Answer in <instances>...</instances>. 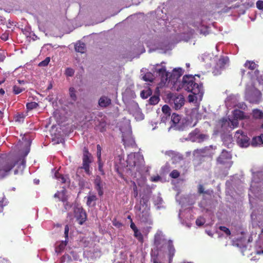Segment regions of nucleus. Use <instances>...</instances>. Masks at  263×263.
I'll use <instances>...</instances> for the list:
<instances>
[{
  "instance_id": "nucleus-53",
  "label": "nucleus",
  "mask_w": 263,
  "mask_h": 263,
  "mask_svg": "<svg viewBox=\"0 0 263 263\" xmlns=\"http://www.w3.org/2000/svg\"><path fill=\"white\" fill-rule=\"evenodd\" d=\"M160 179V176H157L156 177H152L151 181H154V182H156V181H158Z\"/></svg>"
},
{
  "instance_id": "nucleus-18",
  "label": "nucleus",
  "mask_w": 263,
  "mask_h": 263,
  "mask_svg": "<svg viewBox=\"0 0 263 263\" xmlns=\"http://www.w3.org/2000/svg\"><path fill=\"white\" fill-rule=\"evenodd\" d=\"M168 250L169 253L170 261H171L173 259L175 252V249L173 245L172 241L171 240L168 241Z\"/></svg>"
},
{
  "instance_id": "nucleus-55",
  "label": "nucleus",
  "mask_w": 263,
  "mask_h": 263,
  "mask_svg": "<svg viewBox=\"0 0 263 263\" xmlns=\"http://www.w3.org/2000/svg\"><path fill=\"white\" fill-rule=\"evenodd\" d=\"M213 72L215 74H217L218 73H219L220 72H219V71L218 70H217V68L216 67H215V69L213 70Z\"/></svg>"
},
{
  "instance_id": "nucleus-1",
  "label": "nucleus",
  "mask_w": 263,
  "mask_h": 263,
  "mask_svg": "<svg viewBox=\"0 0 263 263\" xmlns=\"http://www.w3.org/2000/svg\"><path fill=\"white\" fill-rule=\"evenodd\" d=\"M195 77L192 75H185L182 79V87L194 95H203V86L202 84H198L195 82Z\"/></svg>"
},
{
  "instance_id": "nucleus-20",
  "label": "nucleus",
  "mask_w": 263,
  "mask_h": 263,
  "mask_svg": "<svg viewBox=\"0 0 263 263\" xmlns=\"http://www.w3.org/2000/svg\"><path fill=\"white\" fill-rule=\"evenodd\" d=\"M25 117V115L24 112H17L14 116V120L15 122L18 123L23 122L24 119Z\"/></svg>"
},
{
  "instance_id": "nucleus-8",
  "label": "nucleus",
  "mask_w": 263,
  "mask_h": 263,
  "mask_svg": "<svg viewBox=\"0 0 263 263\" xmlns=\"http://www.w3.org/2000/svg\"><path fill=\"white\" fill-rule=\"evenodd\" d=\"M185 99L183 96H174L170 99L171 105L175 110L180 109L184 104Z\"/></svg>"
},
{
  "instance_id": "nucleus-37",
  "label": "nucleus",
  "mask_w": 263,
  "mask_h": 263,
  "mask_svg": "<svg viewBox=\"0 0 263 263\" xmlns=\"http://www.w3.org/2000/svg\"><path fill=\"white\" fill-rule=\"evenodd\" d=\"M74 73V70L71 68H67L65 74L68 77H72Z\"/></svg>"
},
{
  "instance_id": "nucleus-49",
  "label": "nucleus",
  "mask_w": 263,
  "mask_h": 263,
  "mask_svg": "<svg viewBox=\"0 0 263 263\" xmlns=\"http://www.w3.org/2000/svg\"><path fill=\"white\" fill-rule=\"evenodd\" d=\"M6 56L5 52H0V62H3L5 59Z\"/></svg>"
},
{
  "instance_id": "nucleus-9",
  "label": "nucleus",
  "mask_w": 263,
  "mask_h": 263,
  "mask_svg": "<svg viewBox=\"0 0 263 263\" xmlns=\"http://www.w3.org/2000/svg\"><path fill=\"white\" fill-rule=\"evenodd\" d=\"M140 213L139 214V217L142 222L145 223L150 222V208L148 206L146 207H142V210L139 211Z\"/></svg>"
},
{
  "instance_id": "nucleus-44",
  "label": "nucleus",
  "mask_w": 263,
  "mask_h": 263,
  "mask_svg": "<svg viewBox=\"0 0 263 263\" xmlns=\"http://www.w3.org/2000/svg\"><path fill=\"white\" fill-rule=\"evenodd\" d=\"M198 192L201 194H208V191H204V189L202 184H199L198 186Z\"/></svg>"
},
{
  "instance_id": "nucleus-17",
  "label": "nucleus",
  "mask_w": 263,
  "mask_h": 263,
  "mask_svg": "<svg viewBox=\"0 0 263 263\" xmlns=\"http://www.w3.org/2000/svg\"><path fill=\"white\" fill-rule=\"evenodd\" d=\"M135 157H133L132 156H129L128 157L127 160V163L128 165L132 168L133 167L135 168L136 167V170H137L139 168L138 166L136 161H135Z\"/></svg>"
},
{
  "instance_id": "nucleus-41",
  "label": "nucleus",
  "mask_w": 263,
  "mask_h": 263,
  "mask_svg": "<svg viewBox=\"0 0 263 263\" xmlns=\"http://www.w3.org/2000/svg\"><path fill=\"white\" fill-rule=\"evenodd\" d=\"M133 195L134 197L136 198L138 196V191L136 184L135 182H133Z\"/></svg>"
},
{
  "instance_id": "nucleus-31",
  "label": "nucleus",
  "mask_w": 263,
  "mask_h": 263,
  "mask_svg": "<svg viewBox=\"0 0 263 263\" xmlns=\"http://www.w3.org/2000/svg\"><path fill=\"white\" fill-rule=\"evenodd\" d=\"M253 117L255 118H261L263 117V113L259 109H254L253 111Z\"/></svg>"
},
{
  "instance_id": "nucleus-24",
  "label": "nucleus",
  "mask_w": 263,
  "mask_h": 263,
  "mask_svg": "<svg viewBox=\"0 0 263 263\" xmlns=\"http://www.w3.org/2000/svg\"><path fill=\"white\" fill-rule=\"evenodd\" d=\"M67 245V240H65L64 241H62L60 244L56 247L55 252L58 253L61 252L64 250L65 247Z\"/></svg>"
},
{
  "instance_id": "nucleus-5",
  "label": "nucleus",
  "mask_w": 263,
  "mask_h": 263,
  "mask_svg": "<svg viewBox=\"0 0 263 263\" xmlns=\"http://www.w3.org/2000/svg\"><path fill=\"white\" fill-rule=\"evenodd\" d=\"M160 64H157L154 66L153 71L156 73V74L160 78L161 83L162 85H164L167 81L168 72L166 71V67L162 66L160 68H158L157 67L160 66Z\"/></svg>"
},
{
  "instance_id": "nucleus-60",
  "label": "nucleus",
  "mask_w": 263,
  "mask_h": 263,
  "mask_svg": "<svg viewBox=\"0 0 263 263\" xmlns=\"http://www.w3.org/2000/svg\"><path fill=\"white\" fill-rule=\"evenodd\" d=\"M153 263H161V262L158 261L157 259H154V261H153Z\"/></svg>"
},
{
  "instance_id": "nucleus-21",
  "label": "nucleus",
  "mask_w": 263,
  "mask_h": 263,
  "mask_svg": "<svg viewBox=\"0 0 263 263\" xmlns=\"http://www.w3.org/2000/svg\"><path fill=\"white\" fill-rule=\"evenodd\" d=\"M106 123L104 120H101L99 124L96 125L97 129L100 132L103 133L106 130Z\"/></svg>"
},
{
  "instance_id": "nucleus-47",
  "label": "nucleus",
  "mask_w": 263,
  "mask_h": 263,
  "mask_svg": "<svg viewBox=\"0 0 263 263\" xmlns=\"http://www.w3.org/2000/svg\"><path fill=\"white\" fill-rule=\"evenodd\" d=\"M238 122L237 120H233L231 121V126H233V128L236 127L238 126Z\"/></svg>"
},
{
  "instance_id": "nucleus-36",
  "label": "nucleus",
  "mask_w": 263,
  "mask_h": 263,
  "mask_svg": "<svg viewBox=\"0 0 263 263\" xmlns=\"http://www.w3.org/2000/svg\"><path fill=\"white\" fill-rule=\"evenodd\" d=\"M50 61V58L49 57H47L44 60L42 61L39 64V66L40 67L46 66L48 65Z\"/></svg>"
},
{
  "instance_id": "nucleus-11",
  "label": "nucleus",
  "mask_w": 263,
  "mask_h": 263,
  "mask_svg": "<svg viewBox=\"0 0 263 263\" xmlns=\"http://www.w3.org/2000/svg\"><path fill=\"white\" fill-rule=\"evenodd\" d=\"M232 156L230 152L226 150H223L217 159L218 163L223 164L226 163L228 160L231 159Z\"/></svg>"
},
{
  "instance_id": "nucleus-63",
  "label": "nucleus",
  "mask_w": 263,
  "mask_h": 263,
  "mask_svg": "<svg viewBox=\"0 0 263 263\" xmlns=\"http://www.w3.org/2000/svg\"><path fill=\"white\" fill-rule=\"evenodd\" d=\"M245 70L244 69H242L241 70V73H242V75H244L245 74Z\"/></svg>"
},
{
  "instance_id": "nucleus-57",
  "label": "nucleus",
  "mask_w": 263,
  "mask_h": 263,
  "mask_svg": "<svg viewBox=\"0 0 263 263\" xmlns=\"http://www.w3.org/2000/svg\"><path fill=\"white\" fill-rule=\"evenodd\" d=\"M1 38L2 39L6 41L7 40L8 36L6 35L3 34Z\"/></svg>"
},
{
  "instance_id": "nucleus-64",
  "label": "nucleus",
  "mask_w": 263,
  "mask_h": 263,
  "mask_svg": "<svg viewBox=\"0 0 263 263\" xmlns=\"http://www.w3.org/2000/svg\"><path fill=\"white\" fill-rule=\"evenodd\" d=\"M52 85H51V84H50V85L48 87V89H51V88H52Z\"/></svg>"
},
{
  "instance_id": "nucleus-29",
  "label": "nucleus",
  "mask_w": 263,
  "mask_h": 263,
  "mask_svg": "<svg viewBox=\"0 0 263 263\" xmlns=\"http://www.w3.org/2000/svg\"><path fill=\"white\" fill-rule=\"evenodd\" d=\"M163 113L166 116V117L171 115V108L167 105H164L162 108Z\"/></svg>"
},
{
  "instance_id": "nucleus-43",
  "label": "nucleus",
  "mask_w": 263,
  "mask_h": 263,
  "mask_svg": "<svg viewBox=\"0 0 263 263\" xmlns=\"http://www.w3.org/2000/svg\"><path fill=\"white\" fill-rule=\"evenodd\" d=\"M55 176L62 183H64L66 182V179H65V177L62 174H60L59 173H55Z\"/></svg>"
},
{
  "instance_id": "nucleus-46",
  "label": "nucleus",
  "mask_w": 263,
  "mask_h": 263,
  "mask_svg": "<svg viewBox=\"0 0 263 263\" xmlns=\"http://www.w3.org/2000/svg\"><path fill=\"white\" fill-rule=\"evenodd\" d=\"M256 7L258 9H260V10L263 9V1H258L256 2Z\"/></svg>"
},
{
  "instance_id": "nucleus-34",
  "label": "nucleus",
  "mask_w": 263,
  "mask_h": 263,
  "mask_svg": "<svg viewBox=\"0 0 263 263\" xmlns=\"http://www.w3.org/2000/svg\"><path fill=\"white\" fill-rule=\"evenodd\" d=\"M25 90V88H21L18 86L14 85L13 87V92L15 95H18Z\"/></svg>"
},
{
  "instance_id": "nucleus-7",
  "label": "nucleus",
  "mask_w": 263,
  "mask_h": 263,
  "mask_svg": "<svg viewBox=\"0 0 263 263\" xmlns=\"http://www.w3.org/2000/svg\"><path fill=\"white\" fill-rule=\"evenodd\" d=\"M74 215L80 225H82L87 219L86 213L82 207H76L74 209Z\"/></svg>"
},
{
  "instance_id": "nucleus-30",
  "label": "nucleus",
  "mask_w": 263,
  "mask_h": 263,
  "mask_svg": "<svg viewBox=\"0 0 263 263\" xmlns=\"http://www.w3.org/2000/svg\"><path fill=\"white\" fill-rule=\"evenodd\" d=\"M159 97L158 96H154L151 97L148 101L149 103L151 105H155L157 104L159 101Z\"/></svg>"
},
{
  "instance_id": "nucleus-61",
  "label": "nucleus",
  "mask_w": 263,
  "mask_h": 263,
  "mask_svg": "<svg viewBox=\"0 0 263 263\" xmlns=\"http://www.w3.org/2000/svg\"><path fill=\"white\" fill-rule=\"evenodd\" d=\"M7 260H5V259H3V260H2L1 261V262H1V263H7Z\"/></svg>"
},
{
  "instance_id": "nucleus-25",
  "label": "nucleus",
  "mask_w": 263,
  "mask_h": 263,
  "mask_svg": "<svg viewBox=\"0 0 263 263\" xmlns=\"http://www.w3.org/2000/svg\"><path fill=\"white\" fill-rule=\"evenodd\" d=\"M134 236L140 243H142L144 242L143 236L139 230L135 231Z\"/></svg>"
},
{
  "instance_id": "nucleus-2",
  "label": "nucleus",
  "mask_w": 263,
  "mask_h": 263,
  "mask_svg": "<svg viewBox=\"0 0 263 263\" xmlns=\"http://www.w3.org/2000/svg\"><path fill=\"white\" fill-rule=\"evenodd\" d=\"M21 161V166L23 169L25 166L26 160L25 158L20 159L19 160H14L7 159L0 162V177L3 178L7 176L11 170Z\"/></svg>"
},
{
  "instance_id": "nucleus-12",
  "label": "nucleus",
  "mask_w": 263,
  "mask_h": 263,
  "mask_svg": "<svg viewBox=\"0 0 263 263\" xmlns=\"http://www.w3.org/2000/svg\"><path fill=\"white\" fill-rule=\"evenodd\" d=\"M111 103V100L110 98L105 96H102L99 100V105L102 108H106Z\"/></svg>"
},
{
  "instance_id": "nucleus-39",
  "label": "nucleus",
  "mask_w": 263,
  "mask_h": 263,
  "mask_svg": "<svg viewBox=\"0 0 263 263\" xmlns=\"http://www.w3.org/2000/svg\"><path fill=\"white\" fill-rule=\"evenodd\" d=\"M219 229L220 230H221V231H223V232H224L227 236H230L231 235V231L229 230V229H228L226 227L220 226L219 227Z\"/></svg>"
},
{
  "instance_id": "nucleus-15",
  "label": "nucleus",
  "mask_w": 263,
  "mask_h": 263,
  "mask_svg": "<svg viewBox=\"0 0 263 263\" xmlns=\"http://www.w3.org/2000/svg\"><path fill=\"white\" fill-rule=\"evenodd\" d=\"M263 144V134L259 136L254 137L251 141V145L253 146H256Z\"/></svg>"
},
{
  "instance_id": "nucleus-14",
  "label": "nucleus",
  "mask_w": 263,
  "mask_h": 263,
  "mask_svg": "<svg viewBox=\"0 0 263 263\" xmlns=\"http://www.w3.org/2000/svg\"><path fill=\"white\" fill-rule=\"evenodd\" d=\"M148 200V196L147 195H143L140 200V205H136L135 209H137L138 211H141L142 210V207H146V206H148L147 203Z\"/></svg>"
},
{
  "instance_id": "nucleus-52",
  "label": "nucleus",
  "mask_w": 263,
  "mask_h": 263,
  "mask_svg": "<svg viewBox=\"0 0 263 263\" xmlns=\"http://www.w3.org/2000/svg\"><path fill=\"white\" fill-rule=\"evenodd\" d=\"M159 236L158 237L157 236H155V245H156V246H158L160 244V242H159Z\"/></svg>"
},
{
  "instance_id": "nucleus-45",
  "label": "nucleus",
  "mask_w": 263,
  "mask_h": 263,
  "mask_svg": "<svg viewBox=\"0 0 263 263\" xmlns=\"http://www.w3.org/2000/svg\"><path fill=\"white\" fill-rule=\"evenodd\" d=\"M69 231V227L68 225H66L64 229V235L65 237V240H68V233Z\"/></svg>"
},
{
  "instance_id": "nucleus-16",
  "label": "nucleus",
  "mask_w": 263,
  "mask_h": 263,
  "mask_svg": "<svg viewBox=\"0 0 263 263\" xmlns=\"http://www.w3.org/2000/svg\"><path fill=\"white\" fill-rule=\"evenodd\" d=\"M229 58L227 57H221L217 63V66L221 70L223 69L225 65L228 63Z\"/></svg>"
},
{
  "instance_id": "nucleus-54",
  "label": "nucleus",
  "mask_w": 263,
  "mask_h": 263,
  "mask_svg": "<svg viewBox=\"0 0 263 263\" xmlns=\"http://www.w3.org/2000/svg\"><path fill=\"white\" fill-rule=\"evenodd\" d=\"M97 155L98 159V161H101V152H97Z\"/></svg>"
},
{
  "instance_id": "nucleus-62",
  "label": "nucleus",
  "mask_w": 263,
  "mask_h": 263,
  "mask_svg": "<svg viewBox=\"0 0 263 263\" xmlns=\"http://www.w3.org/2000/svg\"><path fill=\"white\" fill-rule=\"evenodd\" d=\"M18 82L20 84H24V81L18 80Z\"/></svg>"
},
{
  "instance_id": "nucleus-6",
  "label": "nucleus",
  "mask_w": 263,
  "mask_h": 263,
  "mask_svg": "<svg viewBox=\"0 0 263 263\" xmlns=\"http://www.w3.org/2000/svg\"><path fill=\"white\" fill-rule=\"evenodd\" d=\"M236 142L241 147H248L249 145V138L243 134L241 130H237L234 135Z\"/></svg>"
},
{
  "instance_id": "nucleus-56",
  "label": "nucleus",
  "mask_w": 263,
  "mask_h": 263,
  "mask_svg": "<svg viewBox=\"0 0 263 263\" xmlns=\"http://www.w3.org/2000/svg\"><path fill=\"white\" fill-rule=\"evenodd\" d=\"M97 152H98L99 153L101 152V147L99 144H98L97 145Z\"/></svg>"
},
{
  "instance_id": "nucleus-4",
  "label": "nucleus",
  "mask_w": 263,
  "mask_h": 263,
  "mask_svg": "<svg viewBox=\"0 0 263 263\" xmlns=\"http://www.w3.org/2000/svg\"><path fill=\"white\" fill-rule=\"evenodd\" d=\"M209 135L201 134L198 128H195L188 135V139L192 142L202 143L209 139Z\"/></svg>"
},
{
  "instance_id": "nucleus-50",
  "label": "nucleus",
  "mask_w": 263,
  "mask_h": 263,
  "mask_svg": "<svg viewBox=\"0 0 263 263\" xmlns=\"http://www.w3.org/2000/svg\"><path fill=\"white\" fill-rule=\"evenodd\" d=\"M195 96L194 95H190L189 96V97H188V99H189V101L190 102H192L194 101L195 100Z\"/></svg>"
},
{
  "instance_id": "nucleus-10",
  "label": "nucleus",
  "mask_w": 263,
  "mask_h": 263,
  "mask_svg": "<svg viewBox=\"0 0 263 263\" xmlns=\"http://www.w3.org/2000/svg\"><path fill=\"white\" fill-rule=\"evenodd\" d=\"M104 183L101 179V178L99 176H96L94 180V185L95 189L98 192V195L100 197L103 196L104 194L103 186Z\"/></svg>"
},
{
  "instance_id": "nucleus-26",
  "label": "nucleus",
  "mask_w": 263,
  "mask_h": 263,
  "mask_svg": "<svg viewBox=\"0 0 263 263\" xmlns=\"http://www.w3.org/2000/svg\"><path fill=\"white\" fill-rule=\"evenodd\" d=\"M89 195L87 197V204L89 206L91 205V203L93 201H96L98 198L96 195L91 194L90 192H89Z\"/></svg>"
},
{
  "instance_id": "nucleus-13",
  "label": "nucleus",
  "mask_w": 263,
  "mask_h": 263,
  "mask_svg": "<svg viewBox=\"0 0 263 263\" xmlns=\"http://www.w3.org/2000/svg\"><path fill=\"white\" fill-rule=\"evenodd\" d=\"M210 150L209 147H204L200 149H196L193 151V155L196 156L205 157L208 154V151Z\"/></svg>"
},
{
  "instance_id": "nucleus-33",
  "label": "nucleus",
  "mask_w": 263,
  "mask_h": 263,
  "mask_svg": "<svg viewBox=\"0 0 263 263\" xmlns=\"http://www.w3.org/2000/svg\"><path fill=\"white\" fill-rule=\"evenodd\" d=\"M183 70L181 68H175L173 70V74L177 78L180 77L182 74Z\"/></svg>"
},
{
  "instance_id": "nucleus-3",
  "label": "nucleus",
  "mask_w": 263,
  "mask_h": 263,
  "mask_svg": "<svg viewBox=\"0 0 263 263\" xmlns=\"http://www.w3.org/2000/svg\"><path fill=\"white\" fill-rule=\"evenodd\" d=\"M91 154L89 153L88 149L86 147H84L83 149V155L82 158V166L78 167L77 171V175H78L79 173L82 172L83 169L85 170V172L87 174H90L89 167L90 163L91 162Z\"/></svg>"
},
{
  "instance_id": "nucleus-59",
  "label": "nucleus",
  "mask_w": 263,
  "mask_h": 263,
  "mask_svg": "<svg viewBox=\"0 0 263 263\" xmlns=\"http://www.w3.org/2000/svg\"><path fill=\"white\" fill-rule=\"evenodd\" d=\"M0 94L2 95H4L5 94V90L2 88L0 89Z\"/></svg>"
},
{
  "instance_id": "nucleus-38",
  "label": "nucleus",
  "mask_w": 263,
  "mask_h": 263,
  "mask_svg": "<svg viewBox=\"0 0 263 263\" xmlns=\"http://www.w3.org/2000/svg\"><path fill=\"white\" fill-rule=\"evenodd\" d=\"M170 177L172 178L176 179L180 176V173L176 170H174L170 175Z\"/></svg>"
},
{
  "instance_id": "nucleus-19",
  "label": "nucleus",
  "mask_w": 263,
  "mask_h": 263,
  "mask_svg": "<svg viewBox=\"0 0 263 263\" xmlns=\"http://www.w3.org/2000/svg\"><path fill=\"white\" fill-rule=\"evenodd\" d=\"M74 49L77 52L84 53L85 50V44L83 43L79 42L75 45Z\"/></svg>"
},
{
  "instance_id": "nucleus-58",
  "label": "nucleus",
  "mask_w": 263,
  "mask_h": 263,
  "mask_svg": "<svg viewBox=\"0 0 263 263\" xmlns=\"http://www.w3.org/2000/svg\"><path fill=\"white\" fill-rule=\"evenodd\" d=\"M5 18L0 15V23H2L5 21Z\"/></svg>"
},
{
  "instance_id": "nucleus-32",
  "label": "nucleus",
  "mask_w": 263,
  "mask_h": 263,
  "mask_svg": "<svg viewBox=\"0 0 263 263\" xmlns=\"http://www.w3.org/2000/svg\"><path fill=\"white\" fill-rule=\"evenodd\" d=\"M38 106V104L35 102L27 103L26 104V107L27 109L30 110L37 108Z\"/></svg>"
},
{
  "instance_id": "nucleus-23",
  "label": "nucleus",
  "mask_w": 263,
  "mask_h": 263,
  "mask_svg": "<svg viewBox=\"0 0 263 263\" xmlns=\"http://www.w3.org/2000/svg\"><path fill=\"white\" fill-rule=\"evenodd\" d=\"M143 80L146 82H153L154 76L152 72H146L142 77Z\"/></svg>"
},
{
  "instance_id": "nucleus-28",
  "label": "nucleus",
  "mask_w": 263,
  "mask_h": 263,
  "mask_svg": "<svg viewBox=\"0 0 263 263\" xmlns=\"http://www.w3.org/2000/svg\"><path fill=\"white\" fill-rule=\"evenodd\" d=\"M181 119L180 116L175 113H173L171 117V120L174 124H178Z\"/></svg>"
},
{
  "instance_id": "nucleus-40",
  "label": "nucleus",
  "mask_w": 263,
  "mask_h": 263,
  "mask_svg": "<svg viewBox=\"0 0 263 263\" xmlns=\"http://www.w3.org/2000/svg\"><path fill=\"white\" fill-rule=\"evenodd\" d=\"M205 222L204 219L203 217H200L196 219V224L198 226H202L204 224Z\"/></svg>"
},
{
  "instance_id": "nucleus-27",
  "label": "nucleus",
  "mask_w": 263,
  "mask_h": 263,
  "mask_svg": "<svg viewBox=\"0 0 263 263\" xmlns=\"http://www.w3.org/2000/svg\"><path fill=\"white\" fill-rule=\"evenodd\" d=\"M245 66L250 70H254L257 65L253 61H247L245 64Z\"/></svg>"
},
{
  "instance_id": "nucleus-51",
  "label": "nucleus",
  "mask_w": 263,
  "mask_h": 263,
  "mask_svg": "<svg viewBox=\"0 0 263 263\" xmlns=\"http://www.w3.org/2000/svg\"><path fill=\"white\" fill-rule=\"evenodd\" d=\"M130 227L131 229L133 230L134 232H135V231L138 230L136 225L135 224V223L133 222H132L130 223Z\"/></svg>"
},
{
  "instance_id": "nucleus-22",
  "label": "nucleus",
  "mask_w": 263,
  "mask_h": 263,
  "mask_svg": "<svg viewBox=\"0 0 263 263\" xmlns=\"http://www.w3.org/2000/svg\"><path fill=\"white\" fill-rule=\"evenodd\" d=\"M234 117L236 119H243L245 118L244 112L239 109H235L233 111Z\"/></svg>"
},
{
  "instance_id": "nucleus-42",
  "label": "nucleus",
  "mask_w": 263,
  "mask_h": 263,
  "mask_svg": "<svg viewBox=\"0 0 263 263\" xmlns=\"http://www.w3.org/2000/svg\"><path fill=\"white\" fill-rule=\"evenodd\" d=\"M151 92H149V90H147L146 91L143 90L141 92V97L143 99H146L150 95Z\"/></svg>"
},
{
  "instance_id": "nucleus-35",
  "label": "nucleus",
  "mask_w": 263,
  "mask_h": 263,
  "mask_svg": "<svg viewBox=\"0 0 263 263\" xmlns=\"http://www.w3.org/2000/svg\"><path fill=\"white\" fill-rule=\"evenodd\" d=\"M69 91L70 96L71 98V99L73 100L76 101L77 99V96H76V95L75 93L76 91H75L74 88L73 87H70L69 89Z\"/></svg>"
},
{
  "instance_id": "nucleus-48",
  "label": "nucleus",
  "mask_w": 263,
  "mask_h": 263,
  "mask_svg": "<svg viewBox=\"0 0 263 263\" xmlns=\"http://www.w3.org/2000/svg\"><path fill=\"white\" fill-rule=\"evenodd\" d=\"M99 163V170L101 173L102 175H104V173L103 170V164L101 163V161H98Z\"/></svg>"
}]
</instances>
